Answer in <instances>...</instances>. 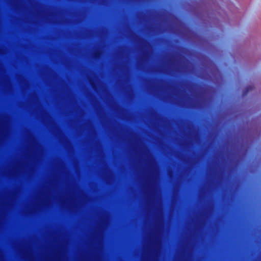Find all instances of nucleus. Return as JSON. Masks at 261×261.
<instances>
[{
	"label": "nucleus",
	"mask_w": 261,
	"mask_h": 261,
	"mask_svg": "<svg viewBox=\"0 0 261 261\" xmlns=\"http://www.w3.org/2000/svg\"><path fill=\"white\" fill-rule=\"evenodd\" d=\"M253 89V87L251 86H249L248 87H247L245 89V90H244V91L243 92V95L244 96H245L247 95V94L251 90H252V89Z\"/></svg>",
	"instance_id": "obj_1"
}]
</instances>
